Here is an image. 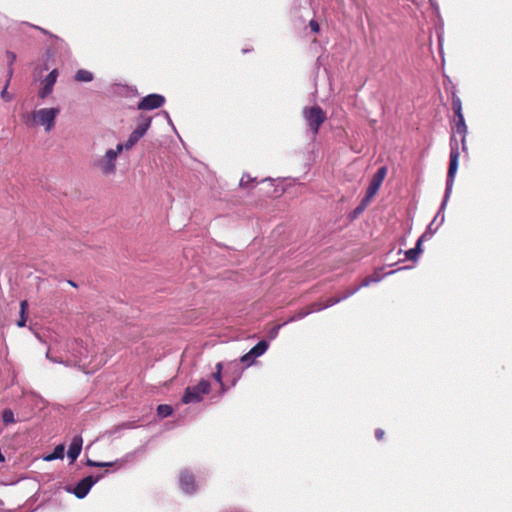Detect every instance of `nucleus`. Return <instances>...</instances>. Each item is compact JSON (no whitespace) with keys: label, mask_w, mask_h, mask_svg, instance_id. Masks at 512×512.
<instances>
[{"label":"nucleus","mask_w":512,"mask_h":512,"mask_svg":"<svg viewBox=\"0 0 512 512\" xmlns=\"http://www.w3.org/2000/svg\"><path fill=\"white\" fill-rule=\"evenodd\" d=\"M38 324V322H35L34 326H30V330L33 331V333L35 334V336L42 342H46V340L43 338V336L41 335V333L37 330L36 328V325Z\"/></svg>","instance_id":"29"},{"label":"nucleus","mask_w":512,"mask_h":512,"mask_svg":"<svg viewBox=\"0 0 512 512\" xmlns=\"http://www.w3.org/2000/svg\"><path fill=\"white\" fill-rule=\"evenodd\" d=\"M321 309H322L321 305L313 304V305L307 307L306 309L301 310L299 312L298 316L302 318V317L307 316L310 312H312L314 310H321Z\"/></svg>","instance_id":"25"},{"label":"nucleus","mask_w":512,"mask_h":512,"mask_svg":"<svg viewBox=\"0 0 512 512\" xmlns=\"http://www.w3.org/2000/svg\"><path fill=\"white\" fill-rule=\"evenodd\" d=\"M173 413L172 406L168 404H161L157 407V415L161 418H166Z\"/></svg>","instance_id":"21"},{"label":"nucleus","mask_w":512,"mask_h":512,"mask_svg":"<svg viewBox=\"0 0 512 512\" xmlns=\"http://www.w3.org/2000/svg\"><path fill=\"white\" fill-rule=\"evenodd\" d=\"M59 113V108H42L24 115L23 119L28 126L41 125L49 132L55 126V119Z\"/></svg>","instance_id":"2"},{"label":"nucleus","mask_w":512,"mask_h":512,"mask_svg":"<svg viewBox=\"0 0 512 512\" xmlns=\"http://www.w3.org/2000/svg\"><path fill=\"white\" fill-rule=\"evenodd\" d=\"M363 210H364V209H362V208H361V204H360V205L357 207V209H356V211H357V212H361V211H363Z\"/></svg>","instance_id":"41"},{"label":"nucleus","mask_w":512,"mask_h":512,"mask_svg":"<svg viewBox=\"0 0 512 512\" xmlns=\"http://www.w3.org/2000/svg\"><path fill=\"white\" fill-rule=\"evenodd\" d=\"M382 278H383V274H381V273H380V272H378V271H375L373 274H371V275H369V276L365 277V278L362 280L361 284H360L357 288H355V289H354L350 294L354 293L355 291H357V290H358L359 288H361V287H367V286H369L371 283H377V282L381 281V280H382Z\"/></svg>","instance_id":"16"},{"label":"nucleus","mask_w":512,"mask_h":512,"mask_svg":"<svg viewBox=\"0 0 512 512\" xmlns=\"http://www.w3.org/2000/svg\"><path fill=\"white\" fill-rule=\"evenodd\" d=\"M88 467H98L100 468V464L101 462H98V461H94L92 459H87L86 463H85Z\"/></svg>","instance_id":"33"},{"label":"nucleus","mask_w":512,"mask_h":512,"mask_svg":"<svg viewBox=\"0 0 512 512\" xmlns=\"http://www.w3.org/2000/svg\"><path fill=\"white\" fill-rule=\"evenodd\" d=\"M425 237V234L422 235L416 242V246L412 249H409L405 252V257L408 260L416 261L419 254L422 252V242Z\"/></svg>","instance_id":"15"},{"label":"nucleus","mask_w":512,"mask_h":512,"mask_svg":"<svg viewBox=\"0 0 512 512\" xmlns=\"http://www.w3.org/2000/svg\"><path fill=\"white\" fill-rule=\"evenodd\" d=\"M165 102V98L159 94H150L138 103V110H153L161 107Z\"/></svg>","instance_id":"10"},{"label":"nucleus","mask_w":512,"mask_h":512,"mask_svg":"<svg viewBox=\"0 0 512 512\" xmlns=\"http://www.w3.org/2000/svg\"><path fill=\"white\" fill-rule=\"evenodd\" d=\"M255 359L256 357H254V355H250L249 351L240 358V362L249 367L254 363Z\"/></svg>","instance_id":"26"},{"label":"nucleus","mask_w":512,"mask_h":512,"mask_svg":"<svg viewBox=\"0 0 512 512\" xmlns=\"http://www.w3.org/2000/svg\"><path fill=\"white\" fill-rule=\"evenodd\" d=\"M57 77H58V70L57 69H53L45 78L44 80L42 81V88L40 89L39 91V97L41 99H45L46 97H48L52 91H53V87L57 81Z\"/></svg>","instance_id":"11"},{"label":"nucleus","mask_w":512,"mask_h":512,"mask_svg":"<svg viewBox=\"0 0 512 512\" xmlns=\"http://www.w3.org/2000/svg\"><path fill=\"white\" fill-rule=\"evenodd\" d=\"M280 328H281V325H277V326H274L271 329H269L267 331V338L269 340L275 339L279 333Z\"/></svg>","instance_id":"28"},{"label":"nucleus","mask_w":512,"mask_h":512,"mask_svg":"<svg viewBox=\"0 0 512 512\" xmlns=\"http://www.w3.org/2000/svg\"><path fill=\"white\" fill-rule=\"evenodd\" d=\"M150 124V117H142L141 123H139L137 128L130 134L128 138L130 142L136 144L140 140V138H142L145 135L148 128L150 127Z\"/></svg>","instance_id":"13"},{"label":"nucleus","mask_w":512,"mask_h":512,"mask_svg":"<svg viewBox=\"0 0 512 512\" xmlns=\"http://www.w3.org/2000/svg\"><path fill=\"white\" fill-rule=\"evenodd\" d=\"M105 473L106 472L101 473V474L97 475L96 477H94L92 475H88V476L84 477L83 479H81L75 485L74 488H68L67 491L69 493H72L73 495H75V497H77L78 499H83V498H85L88 495V493L91 490V488L99 480H101L104 477Z\"/></svg>","instance_id":"8"},{"label":"nucleus","mask_w":512,"mask_h":512,"mask_svg":"<svg viewBox=\"0 0 512 512\" xmlns=\"http://www.w3.org/2000/svg\"><path fill=\"white\" fill-rule=\"evenodd\" d=\"M453 129L455 130V132L457 134H459L461 136L460 143L462 145V150H463V152H466V150H467V147H466V136H467V133H468V128H467V125L465 123L463 115L456 117Z\"/></svg>","instance_id":"14"},{"label":"nucleus","mask_w":512,"mask_h":512,"mask_svg":"<svg viewBox=\"0 0 512 512\" xmlns=\"http://www.w3.org/2000/svg\"><path fill=\"white\" fill-rule=\"evenodd\" d=\"M64 451H65V445L64 444H58L52 453L46 455L43 457L44 461L51 462L57 459H63L64 458Z\"/></svg>","instance_id":"17"},{"label":"nucleus","mask_w":512,"mask_h":512,"mask_svg":"<svg viewBox=\"0 0 512 512\" xmlns=\"http://www.w3.org/2000/svg\"><path fill=\"white\" fill-rule=\"evenodd\" d=\"M135 144L134 143H131L130 140L128 139L124 144L122 143H119L117 144V146H121L122 147V151L125 149V150H129L131 149Z\"/></svg>","instance_id":"32"},{"label":"nucleus","mask_w":512,"mask_h":512,"mask_svg":"<svg viewBox=\"0 0 512 512\" xmlns=\"http://www.w3.org/2000/svg\"><path fill=\"white\" fill-rule=\"evenodd\" d=\"M82 445H83L82 437L80 435H75L72 438V441H71L68 451H67V457L69 458L71 464L74 463L76 461V459L78 458V456L80 455L81 450H82Z\"/></svg>","instance_id":"12"},{"label":"nucleus","mask_w":512,"mask_h":512,"mask_svg":"<svg viewBox=\"0 0 512 512\" xmlns=\"http://www.w3.org/2000/svg\"><path fill=\"white\" fill-rule=\"evenodd\" d=\"M216 371H220L222 373V363L221 362H218L216 364Z\"/></svg>","instance_id":"37"},{"label":"nucleus","mask_w":512,"mask_h":512,"mask_svg":"<svg viewBox=\"0 0 512 512\" xmlns=\"http://www.w3.org/2000/svg\"><path fill=\"white\" fill-rule=\"evenodd\" d=\"M384 434H385V433H384V430H382V429H376V431H375V437H376V439H377L378 441H380V440H382V439H383Z\"/></svg>","instance_id":"34"},{"label":"nucleus","mask_w":512,"mask_h":512,"mask_svg":"<svg viewBox=\"0 0 512 512\" xmlns=\"http://www.w3.org/2000/svg\"><path fill=\"white\" fill-rule=\"evenodd\" d=\"M309 26L314 33H318L320 31L319 23L316 20H311L309 22Z\"/></svg>","instance_id":"31"},{"label":"nucleus","mask_w":512,"mask_h":512,"mask_svg":"<svg viewBox=\"0 0 512 512\" xmlns=\"http://www.w3.org/2000/svg\"><path fill=\"white\" fill-rule=\"evenodd\" d=\"M213 379L220 384V386H224L222 381V373L220 371H215L212 373Z\"/></svg>","instance_id":"30"},{"label":"nucleus","mask_w":512,"mask_h":512,"mask_svg":"<svg viewBox=\"0 0 512 512\" xmlns=\"http://www.w3.org/2000/svg\"><path fill=\"white\" fill-rule=\"evenodd\" d=\"M75 80L78 82H90L93 80V74L85 69H80L75 74Z\"/></svg>","instance_id":"19"},{"label":"nucleus","mask_w":512,"mask_h":512,"mask_svg":"<svg viewBox=\"0 0 512 512\" xmlns=\"http://www.w3.org/2000/svg\"><path fill=\"white\" fill-rule=\"evenodd\" d=\"M46 356L52 362L78 367L83 370L93 362V351L88 348L87 343L78 340L69 342L66 345L64 354L58 357H52L50 350H48Z\"/></svg>","instance_id":"1"},{"label":"nucleus","mask_w":512,"mask_h":512,"mask_svg":"<svg viewBox=\"0 0 512 512\" xmlns=\"http://www.w3.org/2000/svg\"><path fill=\"white\" fill-rule=\"evenodd\" d=\"M18 327H25L27 322H16Z\"/></svg>","instance_id":"39"},{"label":"nucleus","mask_w":512,"mask_h":512,"mask_svg":"<svg viewBox=\"0 0 512 512\" xmlns=\"http://www.w3.org/2000/svg\"><path fill=\"white\" fill-rule=\"evenodd\" d=\"M387 174V168L385 166L380 167L377 172L373 175L370 184L367 188L366 195L361 201V208L365 209L374 196L377 194Z\"/></svg>","instance_id":"7"},{"label":"nucleus","mask_w":512,"mask_h":512,"mask_svg":"<svg viewBox=\"0 0 512 512\" xmlns=\"http://www.w3.org/2000/svg\"><path fill=\"white\" fill-rule=\"evenodd\" d=\"M27 311H28V302L26 300H23L20 302V320H27L28 318V315H27Z\"/></svg>","instance_id":"24"},{"label":"nucleus","mask_w":512,"mask_h":512,"mask_svg":"<svg viewBox=\"0 0 512 512\" xmlns=\"http://www.w3.org/2000/svg\"><path fill=\"white\" fill-rule=\"evenodd\" d=\"M450 149H451L450 163H449V168H448V173H447L446 193H448L453 186L454 178H455L456 172L458 170V165H459V157H460L459 141L457 140L455 135H452L450 138Z\"/></svg>","instance_id":"6"},{"label":"nucleus","mask_w":512,"mask_h":512,"mask_svg":"<svg viewBox=\"0 0 512 512\" xmlns=\"http://www.w3.org/2000/svg\"><path fill=\"white\" fill-rule=\"evenodd\" d=\"M121 152V146L107 150L103 157L94 162V166L97 167L103 175L108 176L114 174L116 171V160Z\"/></svg>","instance_id":"5"},{"label":"nucleus","mask_w":512,"mask_h":512,"mask_svg":"<svg viewBox=\"0 0 512 512\" xmlns=\"http://www.w3.org/2000/svg\"><path fill=\"white\" fill-rule=\"evenodd\" d=\"M303 117L314 136L318 134L321 125L327 119L325 111L318 105L305 107L303 109Z\"/></svg>","instance_id":"4"},{"label":"nucleus","mask_w":512,"mask_h":512,"mask_svg":"<svg viewBox=\"0 0 512 512\" xmlns=\"http://www.w3.org/2000/svg\"><path fill=\"white\" fill-rule=\"evenodd\" d=\"M2 421L5 425L16 423L14 412L10 408H6L2 411Z\"/></svg>","instance_id":"20"},{"label":"nucleus","mask_w":512,"mask_h":512,"mask_svg":"<svg viewBox=\"0 0 512 512\" xmlns=\"http://www.w3.org/2000/svg\"><path fill=\"white\" fill-rule=\"evenodd\" d=\"M12 73H13L12 68H9V71H8L9 78H11ZM9 80H10V79H8V80H7V83H6V85H5L4 89H3V90H2V92H1V97H2L6 102H8V101H10V100L12 99V97L9 95V93H8V91H7L8 84H9Z\"/></svg>","instance_id":"23"},{"label":"nucleus","mask_w":512,"mask_h":512,"mask_svg":"<svg viewBox=\"0 0 512 512\" xmlns=\"http://www.w3.org/2000/svg\"><path fill=\"white\" fill-rule=\"evenodd\" d=\"M210 390V381L207 379H201L198 384L186 387L182 396V403H200L203 400L204 395H207Z\"/></svg>","instance_id":"3"},{"label":"nucleus","mask_w":512,"mask_h":512,"mask_svg":"<svg viewBox=\"0 0 512 512\" xmlns=\"http://www.w3.org/2000/svg\"><path fill=\"white\" fill-rule=\"evenodd\" d=\"M179 485L181 490L188 495L196 493L198 488L194 474L187 469L180 472Z\"/></svg>","instance_id":"9"},{"label":"nucleus","mask_w":512,"mask_h":512,"mask_svg":"<svg viewBox=\"0 0 512 512\" xmlns=\"http://www.w3.org/2000/svg\"><path fill=\"white\" fill-rule=\"evenodd\" d=\"M68 284L71 285L74 288L78 287V285L74 281H72V280H68Z\"/></svg>","instance_id":"38"},{"label":"nucleus","mask_w":512,"mask_h":512,"mask_svg":"<svg viewBox=\"0 0 512 512\" xmlns=\"http://www.w3.org/2000/svg\"><path fill=\"white\" fill-rule=\"evenodd\" d=\"M255 181V179L251 178L250 175L246 174V175H243L241 180H240V183L239 185L243 188H247L250 186L251 183H253Z\"/></svg>","instance_id":"27"},{"label":"nucleus","mask_w":512,"mask_h":512,"mask_svg":"<svg viewBox=\"0 0 512 512\" xmlns=\"http://www.w3.org/2000/svg\"><path fill=\"white\" fill-rule=\"evenodd\" d=\"M452 109L454 111L455 117L463 115V113H462V103H461L460 98L453 97Z\"/></svg>","instance_id":"22"},{"label":"nucleus","mask_w":512,"mask_h":512,"mask_svg":"<svg viewBox=\"0 0 512 512\" xmlns=\"http://www.w3.org/2000/svg\"><path fill=\"white\" fill-rule=\"evenodd\" d=\"M226 391H227L226 386H225V385H224V386H221V393H225Z\"/></svg>","instance_id":"40"},{"label":"nucleus","mask_w":512,"mask_h":512,"mask_svg":"<svg viewBox=\"0 0 512 512\" xmlns=\"http://www.w3.org/2000/svg\"><path fill=\"white\" fill-rule=\"evenodd\" d=\"M7 57L10 60V65L15 61L16 55L13 52H7Z\"/></svg>","instance_id":"36"},{"label":"nucleus","mask_w":512,"mask_h":512,"mask_svg":"<svg viewBox=\"0 0 512 512\" xmlns=\"http://www.w3.org/2000/svg\"><path fill=\"white\" fill-rule=\"evenodd\" d=\"M116 463H117V461H115V462H101V464H100V468L112 467V466H114Z\"/></svg>","instance_id":"35"},{"label":"nucleus","mask_w":512,"mask_h":512,"mask_svg":"<svg viewBox=\"0 0 512 512\" xmlns=\"http://www.w3.org/2000/svg\"><path fill=\"white\" fill-rule=\"evenodd\" d=\"M269 342L266 339L259 341L254 347H252L250 351V355H254V357L258 358L262 356L268 349Z\"/></svg>","instance_id":"18"}]
</instances>
